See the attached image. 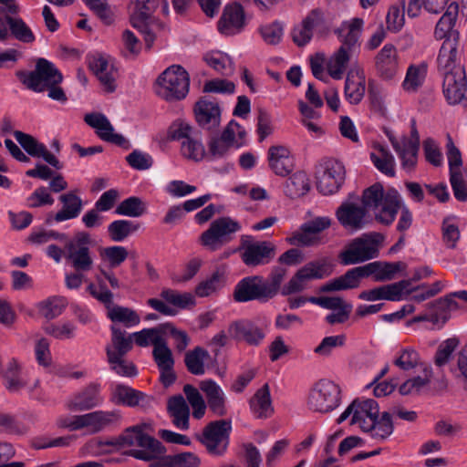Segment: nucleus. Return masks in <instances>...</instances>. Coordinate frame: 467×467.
Listing matches in <instances>:
<instances>
[{
	"instance_id": "nucleus-56",
	"label": "nucleus",
	"mask_w": 467,
	"mask_h": 467,
	"mask_svg": "<svg viewBox=\"0 0 467 467\" xmlns=\"http://www.w3.org/2000/svg\"><path fill=\"white\" fill-rule=\"evenodd\" d=\"M366 432H370L371 437L375 439L384 440L393 432V423L391 416L389 412H383L373 420L372 426L365 430Z\"/></svg>"
},
{
	"instance_id": "nucleus-53",
	"label": "nucleus",
	"mask_w": 467,
	"mask_h": 467,
	"mask_svg": "<svg viewBox=\"0 0 467 467\" xmlns=\"http://www.w3.org/2000/svg\"><path fill=\"white\" fill-rule=\"evenodd\" d=\"M5 20L9 26L11 35L16 39L24 43H31L35 40L33 32L22 18L6 15Z\"/></svg>"
},
{
	"instance_id": "nucleus-30",
	"label": "nucleus",
	"mask_w": 467,
	"mask_h": 467,
	"mask_svg": "<svg viewBox=\"0 0 467 467\" xmlns=\"http://www.w3.org/2000/svg\"><path fill=\"white\" fill-rule=\"evenodd\" d=\"M109 329L111 337L110 344L106 347L107 358L115 359L117 357H124L132 348V334H128L116 325H111Z\"/></svg>"
},
{
	"instance_id": "nucleus-41",
	"label": "nucleus",
	"mask_w": 467,
	"mask_h": 467,
	"mask_svg": "<svg viewBox=\"0 0 467 467\" xmlns=\"http://www.w3.org/2000/svg\"><path fill=\"white\" fill-rule=\"evenodd\" d=\"M428 73V65L425 62L411 64L406 71L402 88L408 93H416L424 84Z\"/></svg>"
},
{
	"instance_id": "nucleus-31",
	"label": "nucleus",
	"mask_w": 467,
	"mask_h": 467,
	"mask_svg": "<svg viewBox=\"0 0 467 467\" xmlns=\"http://www.w3.org/2000/svg\"><path fill=\"white\" fill-rule=\"evenodd\" d=\"M201 390L205 394L208 407L216 416H224L226 397L222 388L213 379H204L200 383Z\"/></svg>"
},
{
	"instance_id": "nucleus-22",
	"label": "nucleus",
	"mask_w": 467,
	"mask_h": 467,
	"mask_svg": "<svg viewBox=\"0 0 467 467\" xmlns=\"http://www.w3.org/2000/svg\"><path fill=\"white\" fill-rule=\"evenodd\" d=\"M362 26L363 20L361 18L355 17L349 21H344L335 30V34L341 44L338 48H344V50L358 55Z\"/></svg>"
},
{
	"instance_id": "nucleus-57",
	"label": "nucleus",
	"mask_w": 467,
	"mask_h": 467,
	"mask_svg": "<svg viewBox=\"0 0 467 467\" xmlns=\"http://www.w3.org/2000/svg\"><path fill=\"white\" fill-rule=\"evenodd\" d=\"M394 364L402 370H410L416 367L421 368L422 365H427L421 362L419 353L410 347L400 350L394 359Z\"/></svg>"
},
{
	"instance_id": "nucleus-32",
	"label": "nucleus",
	"mask_w": 467,
	"mask_h": 467,
	"mask_svg": "<svg viewBox=\"0 0 467 467\" xmlns=\"http://www.w3.org/2000/svg\"><path fill=\"white\" fill-rule=\"evenodd\" d=\"M106 316L112 322V325H122L126 328L137 327L140 323V317L136 310L112 303L104 305Z\"/></svg>"
},
{
	"instance_id": "nucleus-64",
	"label": "nucleus",
	"mask_w": 467,
	"mask_h": 467,
	"mask_svg": "<svg viewBox=\"0 0 467 467\" xmlns=\"http://www.w3.org/2000/svg\"><path fill=\"white\" fill-rule=\"evenodd\" d=\"M450 182L454 197L460 202H467V170L451 172Z\"/></svg>"
},
{
	"instance_id": "nucleus-51",
	"label": "nucleus",
	"mask_w": 467,
	"mask_h": 467,
	"mask_svg": "<svg viewBox=\"0 0 467 467\" xmlns=\"http://www.w3.org/2000/svg\"><path fill=\"white\" fill-rule=\"evenodd\" d=\"M201 459L193 452H182L168 455L161 462H155L156 467H199Z\"/></svg>"
},
{
	"instance_id": "nucleus-43",
	"label": "nucleus",
	"mask_w": 467,
	"mask_h": 467,
	"mask_svg": "<svg viewBox=\"0 0 467 467\" xmlns=\"http://www.w3.org/2000/svg\"><path fill=\"white\" fill-rule=\"evenodd\" d=\"M83 201L75 192L60 195V222L78 218L83 210Z\"/></svg>"
},
{
	"instance_id": "nucleus-18",
	"label": "nucleus",
	"mask_w": 467,
	"mask_h": 467,
	"mask_svg": "<svg viewBox=\"0 0 467 467\" xmlns=\"http://www.w3.org/2000/svg\"><path fill=\"white\" fill-rule=\"evenodd\" d=\"M84 121L95 130L100 140L124 149H130V141L123 135L114 131L112 124L103 113H88L84 117Z\"/></svg>"
},
{
	"instance_id": "nucleus-7",
	"label": "nucleus",
	"mask_w": 467,
	"mask_h": 467,
	"mask_svg": "<svg viewBox=\"0 0 467 467\" xmlns=\"http://www.w3.org/2000/svg\"><path fill=\"white\" fill-rule=\"evenodd\" d=\"M382 240V235L378 233L364 234L353 239L339 254L341 264L356 265L376 258Z\"/></svg>"
},
{
	"instance_id": "nucleus-21",
	"label": "nucleus",
	"mask_w": 467,
	"mask_h": 467,
	"mask_svg": "<svg viewBox=\"0 0 467 467\" xmlns=\"http://www.w3.org/2000/svg\"><path fill=\"white\" fill-rule=\"evenodd\" d=\"M101 387L98 383H90L85 389L75 393L67 401V407L71 410H89L100 406L104 399L100 394Z\"/></svg>"
},
{
	"instance_id": "nucleus-26",
	"label": "nucleus",
	"mask_w": 467,
	"mask_h": 467,
	"mask_svg": "<svg viewBox=\"0 0 467 467\" xmlns=\"http://www.w3.org/2000/svg\"><path fill=\"white\" fill-rule=\"evenodd\" d=\"M198 124L204 130L216 129L221 122V109L218 103L206 99H200L194 109Z\"/></svg>"
},
{
	"instance_id": "nucleus-6",
	"label": "nucleus",
	"mask_w": 467,
	"mask_h": 467,
	"mask_svg": "<svg viewBox=\"0 0 467 467\" xmlns=\"http://www.w3.org/2000/svg\"><path fill=\"white\" fill-rule=\"evenodd\" d=\"M120 420L119 410H96L73 415L60 420V428L69 431L85 430L88 434L99 433Z\"/></svg>"
},
{
	"instance_id": "nucleus-37",
	"label": "nucleus",
	"mask_w": 467,
	"mask_h": 467,
	"mask_svg": "<svg viewBox=\"0 0 467 467\" xmlns=\"http://www.w3.org/2000/svg\"><path fill=\"white\" fill-rule=\"evenodd\" d=\"M250 410L252 413L259 419H265L274 413V407L268 384H265L256 390L251 398Z\"/></svg>"
},
{
	"instance_id": "nucleus-63",
	"label": "nucleus",
	"mask_w": 467,
	"mask_h": 467,
	"mask_svg": "<svg viewBox=\"0 0 467 467\" xmlns=\"http://www.w3.org/2000/svg\"><path fill=\"white\" fill-rule=\"evenodd\" d=\"M152 357L159 369L173 368L174 358L166 339L153 348Z\"/></svg>"
},
{
	"instance_id": "nucleus-54",
	"label": "nucleus",
	"mask_w": 467,
	"mask_h": 467,
	"mask_svg": "<svg viewBox=\"0 0 467 467\" xmlns=\"http://www.w3.org/2000/svg\"><path fill=\"white\" fill-rule=\"evenodd\" d=\"M306 23L309 24L312 31L320 35L327 34L332 28L331 17L321 9H313L306 16Z\"/></svg>"
},
{
	"instance_id": "nucleus-42",
	"label": "nucleus",
	"mask_w": 467,
	"mask_h": 467,
	"mask_svg": "<svg viewBox=\"0 0 467 467\" xmlns=\"http://www.w3.org/2000/svg\"><path fill=\"white\" fill-rule=\"evenodd\" d=\"M366 91V80L363 73L357 72L356 76L353 70L348 72L346 82H345V98L350 103L357 105L358 104Z\"/></svg>"
},
{
	"instance_id": "nucleus-25",
	"label": "nucleus",
	"mask_w": 467,
	"mask_h": 467,
	"mask_svg": "<svg viewBox=\"0 0 467 467\" xmlns=\"http://www.w3.org/2000/svg\"><path fill=\"white\" fill-rule=\"evenodd\" d=\"M375 67L379 76L391 80L399 72V55L396 47L386 44L375 57Z\"/></svg>"
},
{
	"instance_id": "nucleus-47",
	"label": "nucleus",
	"mask_w": 467,
	"mask_h": 467,
	"mask_svg": "<svg viewBox=\"0 0 467 467\" xmlns=\"http://www.w3.org/2000/svg\"><path fill=\"white\" fill-rule=\"evenodd\" d=\"M309 190V179L304 171H297L290 176L284 187V192L290 198L301 197L308 192Z\"/></svg>"
},
{
	"instance_id": "nucleus-12",
	"label": "nucleus",
	"mask_w": 467,
	"mask_h": 467,
	"mask_svg": "<svg viewBox=\"0 0 467 467\" xmlns=\"http://www.w3.org/2000/svg\"><path fill=\"white\" fill-rule=\"evenodd\" d=\"M231 431V420H214L203 429L198 439L210 454L222 456L228 448Z\"/></svg>"
},
{
	"instance_id": "nucleus-46",
	"label": "nucleus",
	"mask_w": 467,
	"mask_h": 467,
	"mask_svg": "<svg viewBox=\"0 0 467 467\" xmlns=\"http://www.w3.org/2000/svg\"><path fill=\"white\" fill-rule=\"evenodd\" d=\"M210 358L209 352L202 347H195L187 351L184 356V363L190 373L201 376L205 373V362Z\"/></svg>"
},
{
	"instance_id": "nucleus-24",
	"label": "nucleus",
	"mask_w": 467,
	"mask_h": 467,
	"mask_svg": "<svg viewBox=\"0 0 467 467\" xmlns=\"http://www.w3.org/2000/svg\"><path fill=\"white\" fill-rule=\"evenodd\" d=\"M245 25V15L241 5H227L218 21V30L223 35L232 36L240 33Z\"/></svg>"
},
{
	"instance_id": "nucleus-29",
	"label": "nucleus",
	"mask_w": 467,
	"mask_h": 467,
	"mask_svg": "<svg viewBox=\"0 0 467 467\" xmlns=\"http://www.w3.org/2000/svg\"><path fill=\"white\" fill-rule=\"evenodd\" d=\"M457 37H447L439 51L437 57L438 68L445 76L446 72L454 71L456 67H464L459 63Z\"/></svg>"
},
{
	"instance_id": "nucleus-55",
	"label": "nucleus",
	"mask_w": 467,
	"mask_h": 467,
	"mask_svg": "<svg viewBox=\"0 0 467 467\" xmlns=\"http://www.w3.org/2000/svg\"><path fill=\"white\" fill-rule=\"evenodd\" d=\"M163 328L159 327H151V328H143L140 331L132 333L133 341L139 347L145 348L150 345H152L153 348L159 345L165 338L162 336Z\"/></svg>"
},
{
	"instance_id": "nucleus-35",
	"label": "nucleus",
	"mask_w": 467,
	"mask_h": 467,
	"mask_svg": "<svg viewBox=\"0 0 467 467\" xmlns=\"http://www.w3.org/2000/svg\"><path fill=\"white\" fill-rule=\"evenodd\" d=\"M112 400L117 404L129 407H144L149 404L150 398L141 391L122 384H118L112 391Z\"/></svg>"
},
{
	"instance_id": "nucleus-58",
	"label": "nucleus",
	"mask_w": 467,
	"mask_h": 467,
	"mask_svg": "<svg viewBox=\"0 0 467 467\" xmlns=\"http://www.w3.org/2000/svg\"><path fill=\"white\" fill-rule=\"evenodd\" d=\"M104 279L105 278L101 273L99 275H96V283L89 282L86 288L92 297L103 305L112 303L114 298L112 292L107 287Z\"/></svg>"
},
{
	"instance_id": "nucleus-19",
	"label": "nucleus",
	"mask_w": 467,
	"mask_h": 467,
	"mask_svg": "<svg viewBox=\"0 0 467 467\" xmlns=\"http://www.w3.org/2000/svg\"><path fill=\"white\" fill-rule=\"evenodd\" d=\"M234 298L240 303L253 300L268 301L270 297L264 285V277L252 275L241 279L234 287Z\"/></svg>"
},
{
	"instance_id": "nucleus-38",
	"label": "nucleus",
	"mask_w": 467,
	"mask_h": 467,
	"mask_svg": "<svg viewBox=\"0 0 467 467\" xmlns=\"http://www.w3.org/2000/svg\"><path fill=\"white\" fill-rule=\"evenodd\" d=\"M357 57V54L337 49L327 59L326 67L328 75L336 80L343 78L348 64Z\"/></svg>"
},
{
	"instance_id": "nucleus-2",
	"label": "nucleus",
	"mask_w": 467,
	"mask_h": 467,
	"mask_svg": "<svg viewBox=\"0 0 467 467\" xmlns=\"http://www.w3.org/2000/svg\"><path fill=\"white\" fill-rule=\"evenodd\" d=\"M92 244L91 235L87 232L79 231L65 244L67 259L76 271L65 276V284L67 288L80 287L83 282V273L93 269L95 254L91 250Z\"/></svg>"
},
{
	"instance_id": "nucleus-11",
	"label": "nucleus",
	"mask_w": 467,
	"mask_h": 467,
	"mask_svg": "<svg viewBox=\"0 0 467 467\" xmlns=\"http://www.w3.org/2000/svg\"><path fill=\"white\" fill-rule=\"evenodd\" d=\"M268 325L269 320L265 318L240 319L230 324L228 334L236 341L256 347L264 341Z\"/></svg>"
},
{
	"instance_id": "nucleus-13",
	"label": "nucleus",
	"mask_w": 467,
	"mask_h": 467,
	"mask_svg": "<svg viewBox=\"0 0 467 467\" xmlns=\"http://www.w3.org/2000/svg\"><path fill=\"white\" fill-rule=\"evenodd\" d=\"M240 228L239 223L230 217L218 218L212 222L210 227L202 234L201 243L209 250L216 251L229 243L234 234Z\"/></svg>"
},
{
	"instance_id": "nucleus-27",
	"label": "nucleus",
	"mask_w": 467,
	"mask_h": 467,
	"mask_svg": "<svg viewBox=\"0 0 467 467\" xmlns=\"http://www.w3.org/2000/svg\"><path fill=\"white\" fill-rule=\"evenodd\" d=\"M275 254V246L268 242L247 244L242 253V260L248 266L268 264Z\"/></svg>"
},
{
	"instance_id": "nucleus-15",
	"label": "nucleus",
	"mask_w": 467,
	"mask_h": 467,
	"mask_svg": "<svg viewBox=\"0 0 467 467\" xmlns=\"http://www.w3.org/2000/svg\"><path fill=\"white\" fill-rule=\"evenodd\" d=\"M317 180V190L322 194H334L345 181V167L337 160H326L319 166Z\"/></svg>"
},
{
	"instance_id": "nucleus-23",
	"label": "nucleus",
	"mask_w": 467,
	"mask_h": 467,
	"mask_svg": "<svg viewBox=\"0 0 467 467\" xmlns=\"http://www.w3.org/2000/svg\"><path fill=\"white\" fill-rule=\"evenodd\" d=\"M270 170L277 176L285 177L295 168V157L290 149L284 145H273L267 151Z\"/></svg>"
},
{
	"instance_id": "nucleus-45",
	"label": "nucleus",
	"mask_w": 467,
	"mask_h": 467,
	"mask_svg": "<svg viewBox=\"0 0 467 467\" xmlns=\"http://www.w3.org/2000/svg\"><path fill=\"white\" fill-rule=\"evenodd\" d=\"M50 191L58 192V176L52 177L49 188L39 187L27 197L26 205L29 208H37L44 205H51L55 200L50 194Z\"/></svg>"
},
{
	"instance_id": "nucleus-52",
	"label": "nucleus",
	"mask_w": 467,
	"mask_h": 467,
	"mask_svg": "<svg viewBox=\"0 0 467 467\" xmlns=\"http://www.w3.org/2000/svg\"><path fill=\"white\" fill-rule=\"evenodd\" d=\"M181 153L192 161H201L204 158L205 149L199 132L181 143Z\"/></svg>"
},
{
	"instance_id": "nucleus-33",
	"label": "nucleus",
	"mask_w": 467,
	"mask_h": 467,
	"mask_svg": "<svg viewBox=\"0 0 467 467\" xmlns=\"http://www.w3.org/2000/svg\"><path fill=\"white\" fill-rule=\"evenodd\" d=\"M392 147L401 161V167L407 172L414 170L417 164V156L419 151L418 138L415 140H408L402 138L400 140H391Z\"/></svg>"
},
{
	"instance_id": "nucleus-3",
	"label": "nucleus",
	"mask_w": 467,
	"mask_h": 467,
	"mask_svg": "<svg viewBox=\"0 0 467 467\" xmlns=\"http://www.w3.org/2000/svg\"><path fill=\"white\" fill-rule=\"evenodd\" d=\"M152 431L150 423H140L126 429L120 437L123 446L130 447L129 455L135 459L161 462L165 455V448L157 439L150 435Z\"/></svg>"
},
{
	"instance_id": "nucleus-44",
	"label": "nucleus",
	"mask_w": 467,
	"mask_h": 467,
	"mask_svg": "<svg viewBox=\"0 0 467 467\" xmlns=\"http://www.w3.org/2000/svg\"><path fill=\"white\" fill-rule=\"evenodd\" d=\"M369 268L370 276L375 282H384L395 278L397 273L404 268V264L397 263H379L372 262L366 265Z\"/></svg>"
},
{
	"instance_id": "nucleus-60",
	"label": "nucleus",
	"mask_w": 467,
	"mask_h": 467,
	"mask_svg": "<svg viewBox=\"0 0 467 467\" xmlns=\"http://www.w3.org/2000/svg\"><path fill=\"white\" fill-rule=\"evenodd\" d=\"M410 280H401L400 282L384 285L385 300L401 301L407 298L414 289L410 288Z\"/></svg>"
},
{
	"instance_id": "nucleus-59",
	"label": "nucleus",
	"mask_w": 467,
	"mask_h": 467,
	"mask_svg": "<svg viewBox=\"0 0 467 467\" xmlns=\"http://www.w3.org/2000/svg\"><path fill=\"white\" fill-rule=\"evenodd\" d=\"M223 137L227 136V141L235 150L240 149L246 143V131L237 121L231 120L221 133Z\"/></svg>"
},
{
	"instance_id": "nucleus-28",
	"label": "nucleus",
	"mask_w": 467,
	"mask_h": 467,
	"mask_svg": "<svg viewBox=\"0 0 467 467\" xmlns=\"http://www.w3.org/2000/svg\"><path fill=\"white\" fill-rule=\"evenodd\" d=\"M369 268L365 265L349 269L345 275L336 278L323 286V291H339L356 288L359 285L360 280L370 276Z\"/></svg>"
},
{
	"instance_id": "nucleus-1",
	"label": "nucleus",
	"mask_w": 467,
	"mask_h": 467,
	"mask_svg": "<svg viewBox=\"0 0 467 467\" xmlns=\"http://www.w3.org/2000/svg\"><path fill=\"white\" fill-rule=\"evenodd\" d=\"M362 203L373 212L376 221L379 223L391 224L400 210L397 230L404 232L411 225L412 214L405 205H402L400 195L395 189L385 192L381 184L375 183L363 192Z\"/></svg>"
},
{
	"instance_id": "nucleus-10",
	"label": "nucleus",
	"mask_w": 467,
	"mask_h": 467,
	"mask_svg": "<svg viewBox=\"0 0 467 467\" xmlns=\"http://www.w3.org/2000/svg\"><path fill=\"white\" fill-rule=\"evenodd\" d=\"M332 264L327 258L309 262L301 267L296 275L282 288L284 296L303 291L307 282L313 279H322L331 275Z\"/></svg>"
},
{
	"instance_id": "nucleus-49",
	"label": "nucleus",
	"mask_w": 467,
	"mask_h": 467,
	"mask_svg": "<svg viewBox=\"0 0 467 467\" xmlns=\"http://www.w3.org/2000/svg\"><path fill=\"white\" fill-rule=\"evenodd\" d=\"M225 284V267L218 268L210 278L201 282L195 288L200 297L209 296L221 289Z\"/></svg>"
},
{
	"instance_id": "nucleus-61",
	"label": "nucleus",
	"mask_w": 467,
	"mask_h": 467,
	"mask_svg": "<svg viewBox=\"0 0 467 467\" xmlns=\"http://www.w3.org/2000/svg\"><path fill=\"white\" fill-rule=\"evenodd\" d=\"M145 212V205L138 197H129L119 203L115 213L118 215L128 217H140Z\"/></svg>"
},
{
	"instance_id": "nucleus-9",
	"label": "nucleus",
	"mask_w": 467,
	"mask_h": 467,
	"mask_svg": "<svg viewBox=\"0 0 467 467\" xmlns=\"http://www.w3.org/2000/svg\"><path fill=\"white\" fill-rule=\"evenodd\" d=\"M158 0H130L128 14L130 25L144 36L146 47L150 48L155 41V35L150 26L151 17L156 11Z\"/></svg>"
},
{
	"instance_id": "nucleus-48",
	"label": "nucleus",
	"mask_w": 467,
	"mask_h": 467,
	"mask_svg": "<svg viewBox=\"0 0 467 467\" xmlns=\"http://www.w3.org/2000/svg\"><path fill=\"white\" fill-rule=\"evenodd\" d=\"M206 64L223 76H231L234 73L232 58L221 51H211L203 57Z\"/></svg>"
},
{
	"instance_id": "nucleus-36",
	"label": "nucleus",
	"mask_w": 467,
	"mask_h": 467,
	"mask_svg": "<svg viewBox=\"0 0 467 467\" xmlns=\"http://www.w3.org/2000/svg\"><path fill=\"white\" fill-rule=\"evenodd\" d=\"M369 156L374 166L381 173L389 177L395 176L396 161L387 147L379 143L373 144Z\"/></svg>"
},
{
	"instance_id": "nucleus-39",
	"label": "nucleus",
	"mask_w": 467,
	"mask_h": 467,
	"mask_svg": "<svg viewBox=\"0 0 467 467\" xmlns=\"http://www.w3.org/2000/svg\"><path fill=\"white\" fill-rule=\"evenodd\" d=\"M458 4L455 2L451 3L447 7L446 12L442 15L436 25L434 36L437 39L445 40L447 37L452 36L458 38V34L452 30L458 16Z\"/></svg>"
},
{
	"instance_id": "nucleus-40",
	"label": "nucleus",
	"mask_w": 467,
	"mask_h": 467,
	"mask_svg": "<svg viewBox=\"0 0 467 467\" xmlns=\"http://www.w3.org/2000/svg\"><path fill=\"white\" fill-rule=\"evenodd\" d=\"M168 411L172 418L173 424L180 430L189 428L190 410L182 395L173 396L168 400Z\"/></svg>"
},
{
	"instance_id": "nucleus-14",
	"label": "nucleus",
	"mask_w": 467,
	"mask_h": 467,
	"mask_svg": "<svg viewBox=\"0 0 467 467\" xmlns=\"http://www.w3.org/2000/svg\"><path fill=\"white\" fill-rule=\"evenodd\" d=\"M379 414V404L372 399H357L340 414L337 422L341 423L351 417L350 424L358 425L364 431L372 426L373 420Z\"/></svg>"
},
{
	"instance_id": "nucleus-62",
	"label": "nucleus",
	"mask_w": 467,
	"mask_h": 467,
	"mask_svg": "<svg viewBox=\"0 0 467 467\" xmlns=\"http://www.w3.org/2000/svg\"><path fill=\"white\" fill-rule=\"evenodd\" d=\"M319 235H317L311 229L303 223L298 231L287 238V242L293 245L313 246L320 243Z\"/></svg>"
},
{
	"instance_id": "nucleus-8",
	"label": "nucleus",
	"mask_w": 467,
	"mask_h": 467,
	"mask_svg": "<svg viewBox=\"0 0 467 467\" xmlns=\"http://www.w3.org/2000/svg\"><path fill=\"white\" fill-rule=\"evenodd\" d=\"M341 403V389L332 380L323 379L314 384L307 397V407L314 412L329 413Z\"/></svg>"
},
{
	"instance_id": "nucleus-16",
	"label": "nucleus",
	"mask_w": 467,
	"mask_h": 467,
	"mask_svg": "<svg viewBox=\"0 0 467 467\" xmlns=\"http://www.w3.org/2000/svg\"><path fill=\"white\" fill-rule=\"evenodd\" d=\"M89 69L98 78L107 92H113L117 88L118 69L113 59L103 53H91L87 57Z\"/></svg>"
},
{
	"instance_id": "nucleus-20",
	"label": "nucleus",
	"mask_w": 467,
	"mask_h": 467,
	"mask_svg": "<svg viewBox=\"0 0 467 467\" xmlns=\"http://www.w3.org/2000/svg\"><path fill=\"white\" fill-rule=\"evenodd\" d=\"M364 204L363 207L352 202H343L337 210L336 215L340 224L346 229L358 231L366 226L368 216Z\"/></svg>"
},
{
	"instance_id": "nucleus-4",
	"label": "nucleus",
	"mask_w": 467,
	"mask_h": 467,
	"mask_svg": "<svg viewBox=\"0 0 467 467\" xmlns=\"http://www.w3.org/2000/svg\"><path fill=\"white\" fill-rule=\"evenodd\" d=\"M57 74L58 70L53 63L39 57L34 70L17 71L16 77L26 88L38 93L48 90V97L58 100V81L56 80Z\"/></svg>"
},
{
	"instance_id": "nucleus-34",
	"label": "nucleus",
	"mask_w": 467,
	"mask_h": 467,
	"mask_svg": "<svg viewBox=\"0 0 467 467\" xmlns=\"http://www.w3.org/2000/svg\"><path fill=\"white\" fill-rule=\"evenodd\" d=\"M3 378L5 389L11 393L20 392L28 384L23 374V366L16 358L7 362Z\"/></svg>"
},
{
	"instance_id": "nucleus-17",
	"label": "nucleus",
	"mask_w": 467,
	"mask_h": 467,
	"mask_svg": "<svg viewBox=\"0 0 467 467\" xmlns=\"http://www.w3.org/2000/svg\"><path fill=\"white\" fill-rule=\"evenodd\" d=\"M443 95L451 105L467 106V78L464 67L446 72L442 84Z\"/></svg>"
},
{
	"instance_id": "nucleus-50",
	"label": "nucleus",
	"mask_w": 467,
	"mask_h": 467,
	"mask_svg": "<svg viewBox=\"0 0 467 467\" xmlns=\"http://www.w3.org/2000/svg\"><path fill=\"white\" fill-rule=\"evenodd\" d=\"M139 228L138 223L121 219L110 223L108 226V233L112 241L119 243L137 232Z\"/></svg>"
},
{
	"instance_id": "nucleus-5",
	"label": "nucleus",
	"mask_w": 467,
	"mask_h": 467,
	"mask_svg": "<svg viewBox=\"0 0 467 467\" xmlns=\"http://www.w3.org/2000/svg\"><path fill=\"white\" fill-rule=\"evenodd\" d=\"M189 86L187 71L179 65H173L159 76L155 83V92L165 100H180L188 94Z\"/></svg>"
}]
</instances>
